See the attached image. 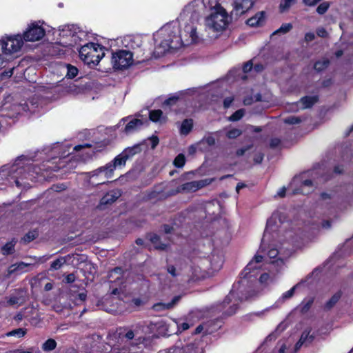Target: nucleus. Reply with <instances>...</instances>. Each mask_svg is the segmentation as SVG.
Wrapping results in <instances>:
<instances>
[{"instance_id": "nucleus-1", "label": "nucleus", "mask_w": 353, "mask_h": 353, "mask_svg": "<svg viewBox=\"0 0 353 353\" xmlns=\"http://www.w3.org/2000/svg\"><path fill=\"white\" fill-rule=\"evenodd\" d=\"M263 259L264 256L257 252L242 272V279L233 285L232 289L223 302L224 305L232 303L229 310L226 311L228 315H232L236 312L239 301L247 299L251 296L248 294V280L257 276L259 270L263 265Z\"/></svg>"}, {"instance_id": "nucleus-2", "label": "nucleus", "mask_w": 353, "mask_h": 353, "mask_svg": "<svg viewBox=\"0 0 353 353\" xmlns=\"http://www.w3.org/2000/svg\"><path fill=\"white\" fill-rule=\"evenodd\" d=\"M41 169L34 165L26 164L23 159H17L11 165H3L0 170V185L15 184L18 188H26L27 184L23 181L25 179L32 181L38 175Z\"/></svg>"}, {"instance_id": "nucleus-3", "label": "nucleus", "mask_w": 353, "mask_h": 353, "mask_svg": "<svg viewBox=\"0 0 353 353\" xmlns=\"http://www.w3.org/2000/svg\"><path fill=\"white\" fill-rule=\"evenodd\" d=\"M281 223V219L280 214L279 212H274L267 221L261 245L258 251L259 254L264 256L263 260L266 261H268V258L271 259L278 256L276 260L272 262L276 263L277 265H283L284 259L281 252L279 251L273 244V241L276 236L275 232L278 230Z\"/></svg>"}, {"instance_id": "nucleus-4", "label": "nucleus", "mask_w": 353, "mask_h": 353, "mask_svg": "<svg viewBox=\"0 0 353 353\" xmlns=\"http://www.w3.org/2000/svg\"><path fill=\"white\" fill-rule=\"evenodd\" d=\"M179 25L172 21L161 28L154 35L156 44L154 53L161 56L170 50H177L182 47V37L179 34Z\"/></svg>"}, {"instance_id": "nucleus-5", "label": "nucleus", "mask_w": 353, "mask_h": 353, "mask_svg": "<svg viewBox=\"0 0 353 353\" xmlns=\"http://www.w3.org/2000/svg\"><path fill=\"white\" fill-rule=\"evenodd\" d=\"M202 15V10H191L190 6H185L175 22L179 25L182 37V47L196 43L199 40L197 23Z\"/></svg>"}, {"instance_id": "nucleus-6", "label": "nucleus", "mask_w": 353, "mask_h": 353, "mask_svg": "<svg viewBox=\"0 0 353 353\" xmlns=\"http://www.w3.org/2000/svg\"><path fill=\"white\" fill-rule=\"evenodd\" d=\"M230 17L224 8H217L210 12L205 19V27L208 30L221 32L228 27Z\"/></svg>"}, {"instance_id": "nucleus-7", "label": "nucleus", "mask_w": 353, "mask_h": 353, "mask_svg": "<svg viewBox=\"0 0 353 353\" xmlns=\"http://www.w3.org/2000/svg\"><path fill=\"white\" fill-rule=\"evenodd\" d=\"M104 55V48L95 43L85 44L79 50L81 59L88 65H97Z\"/></svg>"}, {"instance_id": "nucleus-8", "label": "nucleus", "mask_w": 353, "mask_h": 353, "mask_svg": "<svg viewBox=\"0 0 353 353\" xmlns=\"http://www.w3.org/2000/svg\"><path fill=\"white\" fill-rule=\"evenodd\" d=\"M60 43L65 47H73L85 37L83 31L74 25L63 26L59 30Z\"/></svg>"}, {"instance_id": "nucleus-9", "label": "nucleus", "mask_w": 353, "mask_h": 353, "mask_svg": "<svg viewBox=\"0 0 353 353\" xmlns=\"http://www.w3.org/2000/svg\"><path fill=\"white\" fill-rule=\"evenodd\" d=\"M148 329L154 336H170L179 333V322L174 319L168 321L160 320L151 323Z\"/></svg>"}, {"instance_id": "nucleus-10", "label": "nucleus", "mask_w": 353, "mask_h": 353, "mask_svg": "<svg viewBox=\"0 0 353 353\" xmlns=\"http://www.w3.org/2000/svg\"><path fill=\"white\" fill-rule=\"evenodd\" d=\"M23 45L21 34L5 36L0 39V52L5 56H10L19 52Z\"/></svg>"}, {"instance_id": "nucleus-11", "label": "nucleus", "mask_w": 353, "mask_h": 353, "mask_svg": "<svg viewBox=\"0 0 353 353\" xmlns=\"http://www.w3.org/2000/svg\"><path fill=\"white\" fill-rule=\"evenodd\" d=\"M136 52L126 50H119L112 53V64L116 70L128 68L133 63V57Z\"/></svg>"}, {"instance_id": "nucleus-12", "label": "nucleus", "mask_w": 353, "mask_h": 353, "mask_svg": "<svg viewBox=\"0 0 353 353\" xmlns=\"http://www.w3.org/2000/svg\"><path fill=\"white\" fill-rule=\"evenodd\" d=\"M110 168V166L105 165L92 172L85 173L87 181L92 185L105 183L108 179L111 178L113 175Z\"/></svg>"}, {"instance_id": "nucleus-13", "label": "nucleus", "mask_w": 353, "mask_h": 353, "mask_svg": "<svg viewBox=\"0 0 353 353\" xmlns=\"http://www.w3.org/2000/svg\"><path fill=\"white\" fill-rule=\"evenodd\" d=\"M43 22L41 21L30 23L22 36L23 42H34L42 39L46 34V30L43 26Z\"/></svg>"}, {"instance_id": "nucleus-14", "label": "nucleus", "mask_w": 353, "mask_h": 353, "mask_svg": "<svg viewBox=\"0 0 353 353\" xmlns=\"http://www.w3.org/2000/svg\"><path fill=\"white\" fill-rule=\"evenodd\" d=\"M186 6H190L191 10H202V14L205 9H209L210 12L217 8H223L218 2V0H194Z\"/></svg>"}, {"instance_id": "nucleus-15", "label": "nucleus", "mask_w": 353, "mask_h": 353, "mask_svg": "<svg viewBox=\"0 0 353 353\" xmlns=\"http://www.w3.org/2000/svg\"><path fill=\"white\" fill-rule=\"evenodd\" d=\"M210 182L211 181L209 179L188 182L179 185L174 193L194 192L210 184Z\"/></svg>"}, {"instance_id": "nucleus-16", "label": "nucleus", "mask_w": 353, "mask_h": 353, "mask_svg": "<svg viewBox=\"0 0 353 353\" xmlns=\"http://www.w3.org/2000/svg\"><path fill=\"white\" fill-rule=\"evenodd\" d=\"M314 186L311 180H305L300 181L298 177H295L289 185V188L292 190V194H307L310 190Z\"/></svg>"}, {"instance_id": "nucleus-17", "label": "nucleus", "mask_w": 353, "mask_h": 353, "mask_svg": "<svg viewBox=\"0 0 353 353\" xmlns=\"http://www.w3.org/2000/svg\"><path fill=\"white\" fill-rule=\"evenodd\" d=\"M5 109H11L13 112L17 114H21L22 112H30L31 113H34L37 112V109L38 108V105L37 102H34V99L32 101L25 103L23 104H16L14 103L12 105H8L7 101L3 104Z\"/></svg>"}, {"instance_id": "nucleus-18", "label": "nucleus", "mask_w": 353, "mask_h": 353, "mask_svg": "<svg viewBox=\"0 0 353 353\" xmlns=\"http://www.w3.org/2000/svg\"><path fill=\"white\" fill-rule=\"evenodd\" d=\"M252 0H232V5L236 14H242L253 6Z\"/></svg>"}, {"instance_id": "nucleus-19", "label": "nucleus", "mask_w": 353, "mask_h": 353, "mask_svg": "<svg viewBox=\"0 0 353 353\" xmlns=\"http://www.w3.org/2000/svg\"><path fill=\"white\" fill-rule=\"evenodd\" d=\"M159 353H199V348L196 343H190L185 347L174 346Z\"/></svg>"}, {"instance_id": "nucleus-20", "label": "nucleus", "mask_w": 353, "mask_h": 353, "mask_svg": "<svg viewBox=\"0 0 353 353\" xmlns=\"http://www.w3.org/2000/svg\"><path fill=\"white\" fill-rule=\"evenodd\" d=\"M73 150L77 153V156H78L79 159L82 161H85L88 159L91 158L94 153V151L90 149V145L89 144L76 145L73 148Z\"/></svg>"}, {"instance_id": "nucleus-21", "label": "nucleus", "mask_w": 353, "mask_h": 353, "mask_svg": "<svg viewBox=\"0 0 353 353\" xmlns=\"http://www.w3.org/2000/svg\"><path fill=\"white\" fill-rule=\"evenodd\" d=\"M266 19V14L264 11L258 12L254 16L248 19L246 23L250 27H260L264 25Z\"/></svg>"}, {"instance_id": "nucleus-22", "label": "nucleus", "mask_w": 353, "mask_h": 353, "mask_svg": "<svg viewBox=\"0 0 353 353\" xmlns=\"http://www.w3.org/2000/svg\"><path fill=\"white\" fill-rule=\"evenodd\" d=\"M223 264V257L221 254H213L210 260V272L208 276H212L214 272L219 271Z\"/></svg>"}, {"instance_id": "nucleus-23", "label": "nucleus", "mask_w": 353, "mask_h": 353, "mask_svg": "<svg viewBox=\"0 0 353 353\" xmlns=\"http://www.w3.org/2000/svg\"><path fill=\"white\" fill-rule=\"evenodd\" d=\"M125 155V154H123V152H122L120 154L117 156L112 161L106 164L107 166H110V168H111V173L112 174L116 168L125 165L128 160Z\"/></svg>"}, {"instance_id": "nucleus-24", "label": "nucleus", "mask_w": 353, "mask_h": 353, "mask_svg": "<svg viewBox=\"0 0 353 353\" xmlns=\"http://www.w3.org/2000/svg\"><path fill=\"white\" fill-rule=\"evenodd\" d=\"M143 124V121L139 119H132L130 120L124 128V132L126 134L132 133L139 128Z\"/></svg>"}, {"instance_id": "nucleus-25", "label": "nucleus", "mask_w": 353, "mask_h": 353, "mask_svg": "<svg viewBox=\"0 0 353 353\" xmlns=\"http://www.w3.org/2000/svg\"><path fill=\"white\" fill-rule=\"evenodd\" d=\"M124 336L128 340H132L134 339L136 341L135 343L137 345L143 343L145 341V337L141 336L139 334V331L138 330H128Z\"/></svg>"}, {"instance_id": "nucleus-26", "label": "nucleus", "mask_w": 353, "mask_h": 353, "mask_svg": "<svg viewBox=\"0 0 353 353\" xmlns=\"http://www.w3.org/2000/svg\"><path fill=\"white\" fill-rule=\"evenodd\" d=\"M123 272L121 268H116L110 272L109 278L110 281L119 285L122 283Z\"/></svg>"}, {"instance_id": "nucleus-27", "label": "nucleus", "mask_w": 353, "mask_h": 353, "mask_svg": "<svg viewBox=\"0 0 353 353\" xmlns=\"http://www.w3.org/2000/svg\"><path fill=\"white\" fill-rule=\"evenodd\" d=\"M125 46L135 50L141 46L142 41L139 37H128L125 39Z\"/></svg>"}, {"instance_id": "nucleus-28", "label": "nucleus", "mask_w": 353, "mask_h": 353, "mask_svg": "<svg viewBox=\"0 0 353 353\" xmlns=\"http://www.w3.org/2000/svg\"><path fill=\"white\" fill-rule=\"evenodd\" d=\"M180 299H181L180 296H176L173 298V299L172 300L171 302L168 303H157V304L154 305L153 308L156 311L170 309V308L173 307L179 302Z\"/></svg>"}, {"instance_id": "nucleus-29", "label": "nucleus", "mask_w": 353, "mask_h": 353, "mask_svg": "<svg viewBox=\"0 0 353 353\" xmlns=\"http://www.w3.org/2000/svg\"><path fill=\"white\" fill-rule=\"evenodd\" d=\"M150 119L153 122H159L160 123L166 121V117L163 114V112L160 110H152L149 112Z\"/></svg>"}, {"instance_id": "nucleus-30", "label": "nucleus", "mask_w": 353, "mask_h": 353, "mask_svg": "<svg viewBox=\"0 0 353 353\" xmlns=\"http://www.w3.org/2000/svg\"><path fill=\"white\" fill-rule=\"evenodd\" d=\"M150 239L155 249L164 250L168 246V243L162 242L163 237H160L157 234L151 235Z\"/></svg>"}, {"instance_id": "nucleus-31", "label": "nucleus", "mask_w": 353, "mask_h": 353, "mask_svg": "<svg viewBox=\"0 0 353 353\" xmlns=\"http://www.w3.org/2000/svg\"><path fill=\"white\" fill-rule=\"evenodd\" d=\"M29 265V263H26L24 262H20L16 264H13L8 268V274H12L15 272L22 273L24 272V269L28 267Z\"/></svg>"}, {"instance_id": "nucleus-32", "label": "nucleus", "mask_w": 353, "mask_h": 353, "mask_svg": "<svg viewBox=\"0 0 353 353\" xmlns=\"http://www.w3.org/2000/svg\"><path fill=\"white\" fill-rule=\"evenodd\" d=\"M301 283H298L293 286L290 290L282 294L281 297L277 300L276 303L281 304L284 303L286 300L292 297L294 294L295 290L301 286Z\"/></svg>"}, {"instance_id": "nucleus-33", "label": "nucleus", "mask_w": 353, "mask_h": 353, "mask_svg": "<svg viewBox=\"0 0 353 353\" xmlns=\"http://www.w3.org/2000/svg\"><path fill=\"white\" fill-rule=\"evenodd\" d=\"M120 196V193L116 191H111L107 193L101 201V204H108L116 201Z\"/></svg>"}, {"instance_id": "nucleus-34", "label": "nucleus", "mask_w": 353, "mask_h": 353, "mask_svg": "<svg viewBox=\"0 0 353 353\" xmlns=\"http://www.w3.org/2000/svg\"><path fill=\"white\" fill-rule=\"evenodd\" d=\"M123 152V154H126V158L128 159L141 152V145L140 144H136L132 147L125 148Z\"/></svg>"}, {"instance_id": "nucleus-35", "label": "nucleus", "mask_w": 353, "mask_h": 353, "mask_svg": "<svg viewBox=\"0 0 353 353\" xmlns=\"http://www.w3.org/2000/svg\"><path fill=\"white\" fill-rule=\"evenodd\" d=\"M316 101V97H305L300 100L299 104L302 108H308L314 105Z\"/></svg>"}, {"instance_id": "nucleus-36", "label": "nucleus", "mask_w": 353, "mask_h": 353, "mask_svg": "<svg viewBox=\"0 0 353 353\" xmlns=\"http://www.w3.org/2000/svg\"><path fill=\"white\" fill-rule=\"evenodd\" d=\"M193 122L192 119H185L183 121L180 132L182 134H188L192 130Z\"/></svg>"}, {"instance_id": "nucleus-37", "label": "nucleus", "mask_w": 353, "mask_h": 353, "mask_svg": "<svg viewBox=\"0 0 353 353\" xmlns=\"http://www.w3.org/2000/svg\"><path fill=\"white\" fill-rule=\"evenodd\" d=\"M57 347V342L53 339H49L45 341L42 345V350L43 351H52Z\"/></svg>"}, {"instance_id": "nucleus-38", "label": "nucleus", "mask_w": 353, "mask_h": 353, "mask_svg": "<svg viewBox=\"0 0 353 353\" xmlns=\"http://www.w3.org/2000/svg\"><path fill=\"white\" fill-rule=\"evenodd\" d=\"M292 28V25L290 23H283L281 25V26L275 30L272 36L276 35V34H284L287 32H288Z\"/></svg>"}, {"instance_id": "nucleus-39", "label": "nucleus", "mask_w": 353, "mask_h": 353, "mask_svg": "<svg viewBox=\"0 0 353 353\" xmlns=\"http://www.w3.org/2000/svg\"><path fill=\"white\" fill-rule=\"evenodd\" d=\"M16 242L17 241L13 239L3 245L2 248L3 254L7 255L12 253Z\"/></svg>"}, {"instance_id": "nucleus-40", "label": "nucleus", "mask_w": 353, "mask_h": 353, "mask_svg": "<svg viewBox=\"0 0 353 353\" xmlns=\"http://www.w3.org/2000/svg\"><path fill=\"white\" fill-rule=\"evenodd\" d=\"M295 3V0H281L279 8L281 12H286Z\"/></svg>"}, {"instance_id": "nucleus-41", "label": "nucleus", "mask_w": 353, "mask_h": 353, "mask_svg": "<svg viewBox=\"0 0 353 353\" xmlns=\"http://www.w3.org/2000/svg\"><path fill=\"white\" fill-rule=\"evenodd\" d=\"M225 134L228 139H235L241 135V131L238 128L225 130Z\"/></svg>"}, {"instance_id": "nucleus-42", "label": "nucleus", "mask_w": 353, "mask_h": 353, "mask_svg": "<svg viewBox=\"0 0 353 353\" xmlns=\"http://www.w3.org/2000/svg\"><path fill=\"white\" fill-rule=\"evenodd\" d=\"M67 73L65 77L68 79L74 78L78 74V69L71 65H66Z\"/></svg>"}, {"instance_id": "nucleus-43", "label": "nucleus", "mask_w": 353, "mask_h": 353, "mask_svg": "<svg viewBox=\"0 0 353 353\" xmlns=\"http://www.w3.org/2000/svg\"><path fill=\"white\" fill-rule=\"evenodd\" d=\"M26 333V330L23 328H18L9 332L6 334L8 336H17L18 338L23 337Z\"/></svg>"}, {"instance_id": "nucleus-44", "label": "nucleus", "mask_w": 353, "mask_h": 353, "mask_svg": "<svg viewBox=\"0 0 353 353\" xmlns=\"http://www.w3.org/2000/svg\"><path fill=\"white\" fill-rule=\"evenodd\" d=\"M329 61L327 59H323L321 61H317L314 64V68L317 71H321L323 69L326 68L328 66Z\"/></svg>"}, {"instance_id": "nucleus-45", "label": "nucleus", "mask_w": 353, "mask_h": 353, "mask_svg": "<svg viewBox=\"0 0 353 353\" xmlns=\"http://www.w3.org/2000/svg\"><path fill=\"white\" fill-rule=\"evenodd\" d=\"M201 143H207L208 145H213L215 143V139L212 135H208L203 137L197 143V145H200Z\"/></svg>"}, {"instance_id": "nucleus-46", "label": "nucleus", "mask_w": 353, "mask_h": 353, "mask_svg": "<svg viewBox=\"0 0 353 353\" xmlns=\"http://www.w3.org/2000/svg\"><path fill=\"white\" fill-rule=\"evenodd\" d=\"M185 162V157L183 154H179L174 161V165L177 168H181L184 165Z\"/></svg>"}, {"instance_id": "nucleus-47", "label": "nucleus", "mask_w": 353, "mask_h": 353, "mask_svg": "<svg viewBox=\"0 0 353 353\" xmlns=\"http://www.w3.org/2000/svg\"><path fill=\"white\" fill-rule=\"evenodd\" d=\"M340 299V294H334L326 303L325 307L327 309H330L333 305H334Z\"/></svg>"}, {"instance_id": "nucleus-48", "label": "nucleus", "mask_w": 353, "mask_h": 353, "mask_svg": "<svg viewBox=\"0 0 353 353\" xmlns=\"http://www.w3.org/2000/svg\"><path fill=\"white\" fill-rule=\"evenodd\" d=\"M244 114V110L241 109L236 111L232 115L230 116V120L232 121H236L241 119Z\"/></svg>"}, {"instance_id": "nucleus-49", "label": "nucleus", "mask_w": 353, "mask_h": 353, "mask_svg": "<svg viewBox=\"0 0 353 353\" xmlns=\"http://www.w3.org/2000/svg\"><path fill=\"white\" fill-rule=\"evenodd\" d=\"M329 7L330 3L328 2H323L318 6L316 11L319 14H323L328 10Z\"/></svg>"}, {"instance_id": "nucleus-50", "label": "nucleus", "mask_w": 353, "mask_h": 353, "mask_svg": "<svg viewBox=\"0 0 353 353\" xmlns=\"http://www.w3.org/2000/svg\"><path fill=\"white\" fill-rule=\"evenodd\" d=\"M300 121V119L295 116H290L285 119V123L288 124L299 123Z\"/></svg>"}, {"instance_id": "nucleus-51", "label": "nucleus", "mask_w": 353, "mask_h": 353, "mask_svg": "<svg viewBox=\"0 0 353 353\" xmlns=\"http://www.w3.org/2000/svg\"><path fill=\"white\" fill-rule=\"evenodd\" d=\"M310 337V331L308 330H305L301 336V338L299 339L300 341H302L304 344L308 341L309 342L310 341V340L309 339Z\"/></svg>"}, {"instance_id": "nucleus-52", "label": "nucleus", "mask_w": 353, "mask_h": 353, "mask_svg": "<svg viewBox=\"0 0 353 353\" xmlns=\"http://www.w3.org/2000/svg\"><path fill=\"white\" fill-rule=\"evenodd\" d=\"M63 264V262L60 259H57L54 261L50 265L51 269L52 270H58L59 269Z\"/></svg>"}, {"instance_id": "nucleus-53", "label": "nucleus", "mask_w": 353, "mask_h": 353, "mask_svg": "<svg viewBox=\"0 0 353 353\" xmlns=\"http://www.w3.org/2000/svg\"><path fill=\"white\" fill-rule=\"evenodd\" d=\"M19 303H20V299L15 297V296L10 297L8 299V301H7V304L10 305H17V304H19Z\"/></svg>"}, {"instance_id": "nucleus-54", "label": "nucleus", "mask_w": 353, "mask_h": 353, "mask_svg": "<svg viewBox=\"0 0 353 353\" xmlns=\"http://www.w3.org/2000/svg\"><path fill=\"white\" fill-rule=\"evenodd\" d=\"M35 239V234L33 232H29L23 238V241L24 242H30Z\"/></svg>"}, {"instance_id": "nucleus-55", "label": "nucleus", "mask_w": 353, "mask_h": 353, "mask_svg": "<svg viewBox=\"0 0 353 353\" xmlns=\"http://www.w3.org/2000/svg\"><path fill=\"white\" fill-rule=\"evenodd\" d=\"M110 353H130L129 351L125 348L120 349L118 347H114Z\"/></svg>"}, {"instance_id": "nucleus-56", "label": "nucleus", "mask_w": 353, "mask_h": 353, "mask_svg": "<svg viewBox=\"0 0 353 353\" xmlns=\"http://www.w3.org/2000/svg\"><path fill=\"white\" fill-rule=\"evenodd\" d=\"M76 279L75 275L73 273L68 274L65 278V281L68 283H73Z\"/></svg>"}, {"instance_id": "nucleus-57", "label": "nucleus", "mask_w": 353, "mask_h": 353, "mask_svg": "<svg viewBox=\"0 0 353 353\" xmlns=\"http://www.w3.org/2000/svg\"><path fill=\"white\" fill-rule=\"evenodd\" d=\"M316 34L321 37H325L327 34V32L325 28H319L316 30Z\"/></svg>"}, {"instance_id": "nucleus-58", "label": "nucleus", "mask_w": 353, "mask_h": 353, "mask_svg": "<svg viewBox=\"0 0 353 353\" xmlns=\"http://www.w3.org/2000/svg\"><path fill=\"white\" fill-rule=\"evenodd\" d=\"M190 327V325L188 323H179V332H181L182 331H185L188 330Z\"/></svg>"}, {"instance_id": "nucleus-59", "label": "nucleus", "mask_w": 353, "mask_h": 353, "mask_svg": "<svg viewBox=\"0 0 353 353\" xmlns=\"http://www.w3.org/2000/svg\"><path fill=\"white\" fill-rule=\"evenodd\" d=\"M252 68V63L251 61H248L244 64V65L243 67V70L244 72L246 73V72H248L249 71H250Z\"/></svg>"}, {"instance_id": "nucleus-60", "label": "nucleus", "mask_w": 353, "mask_h": 353, "mask_svg": "<svg viewBox=\"0 0 353 353\" xmlns=\"http://www.w3.org/2000/svg\"><path fill=\"white\" fill-rule=\"evenodd\" d=\"M263 159V154L261 152L256 154L254 158V161L256 163H261Z\"/></svg>"}, {"instance_id": "nucleus-61", "label": "nucleus", "mask_w": 353, "mask_h": 353, "mask_svg": "<svg viewBox=\"0 0 353 353\" xmlns=\"http://www.w3.org/2000/svg\"><path fill=\"white\" fill-rule=\"evenodd\" d=\"M234 99L233 97H227L224 99L223 105L225 108H228L230 106L231 103H232Z\"/></svg>"}, {"instance_id": "nucleus-62", "label": "nucleus", "mask_w": 353, "mask_h": 353, "mask_svg": "<svg viewBox=\"0 0 353 353\" xmlns=\"http://www.w3.org/2000/svg\"><path fill=\"white\" fill-rule=\"evenodd\" d=\"M269 277L270 276H269L268 274L264 273V274L261 275L260 279H259V281L261 283H266L268 280L269 279Z\"/></svg>"}, {"instance_id": "nucleus-63", "label": "nucleus", "mask_w": 353, "mask_h": 353, "mask_svg": "<svg viewBox=\"0 0 353 353\" xmlns=\"http://www.w3.org/2000/svg\"><path fill=\"white\" fill-rule=\"evenodd\" d=\"M150 141L152 148H154L159 143V139L157 137H152Z\"/></svg>"}, {"instance_id": "nucleus-64", "label": "nucleus", "mask_w": 353, "mask_h": 353, "mask_svg": "<svg viewBox=\"0 0 353 353\" xmlns=\"http://www.w3.org/2000/svg\"><path fill=\"white\" fill-rule=\"evenodd\" d=\"M314 34L312 32H307L305 35V39L306 41H311L314 39Z\"/></svg>"}]
</instances>
